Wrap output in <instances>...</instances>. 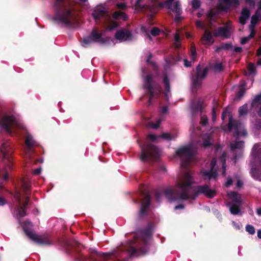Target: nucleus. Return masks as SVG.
<instances>
[{"label": "nucleus", "instance_id": "f257e3e1", "mask_svg": "<svg viewBox=\"0 0 261 261\" xmlns=\"http://www.w3.org/2000/svg\"><path fill=\"white\" fill-rule=\"evenodd\" d=\"M193 182L194 179L190 173L187 172L184 174L183 179L177 182L176 187L168 188L164 190L165 196L170 201H174L179 199L186 200L189 199L195 200L200 194H203L208 198H212L216 195V191L211 189L206 184L196 186L194 193L190 194Z\"/></svg>", "mask_w": 261, "mask_h": 261}, {"label": "nucleus", "instance_id": "f03ea898", "mask_svg": "<svg viewBox=\"0 0 261 261\" xmlns=\"http://www.w3.org/2000/svg\"><path fill=\"white\" fill-rule=\"evenodd\" d=\"M75 0H55L53 5V21L64 27H72L76 21L77 14Z\"/></svg>", "mask_w": 261, "mask_h": 261}, {"label": "nucleus", "instance_id": "7ed1b4c3", "mask_svg": "<svg viewBox=\"0 0 261 261\" xmlns=\"http://www.w3.org/2000/svg\"><path fill=\"white\" fill-rule=\"evenodd\" d=\"M245 115V105L239 109V116L240 119L236 120L233 118L231 113H228V123L226 126H224L223 129L227 132L233 131V137L235 138L236 141L230 144V150L234 152L237 149H240L244 145V141H240L241 137L245 136V128L241 118Z\"/></svg>", "mask_w": 261, "mask_h": 261}, {"label": "nucleus", "instance_id": "20e7f679", "mask_svg": "<svg viewBox=\"0 0 261 261\" xmlns=\"http://www.w3.org/2000/svg\"><path fill=\"white\" fill-rule=\"evenodd\" d=\"M1 151L2 153V159L0 162V176L4 181H6L9 178L8 170L12 169L13 162L11 154L13 150L8 142L2 144Z\"/></svg>", "mask_w": 261, "mask_h": 261}, {"label": "nucleus", "instance_id": "39448f33", "mask_svg": "<svg viewBox=\"0 0 261 261\" xmlns=\"http://www.w3.org/2000/svg\"><path fill=\"white\" fill-rule=\"evenodd\" d=\"M143 87L149 97L147 106L150 107L152 104V100L154 98H158L160 96L162 92V87L158 83L153 80V76L151 74L145 76Z\"/></svg>", "mask_w": 261, "mask_h": 261}, {"label": "nucleus", "instance_id": "423d86ee", "mask_svg": "<svg viewBox=\"0 0 261 261\" xmlns=\"http://www.w3.org/2000/svg\"><path fill=\"white\" fill-rule=\"evenodd\" d=\"M141 153L140 159L142 162H153L160 157V150L158 147L151 143L140 144Z\"/></svg>", "mask_w": 261, "mask_h": 261}, {"label": "nucleus", "instance_id": "0eeeda50", "mask_svg": "<svg viewBox=\"0 0 261 261\" xmlns=\"http://www.w3.org/2000/svg\"><path fill=\"white\" fill-rule=\"evenodd\" d=\"M32 227V224L30 221H25L23 226V229L29 239L40 245H49L51 244V242L47 236L38 235L33 232L31 230V227Z\"/></svg>", "mask_w": 261, "mask_h": 261}, {"label": "nucleus", "instance_id": "6e6552de", "mask_svg": "<svg viewBox=\"0 0 261 261\" xmlns=\"http://www.w3.org/2000/svg\"><path fill=\"white\" fill-rule=\"evenodd\" d=\"M175 152L178 156L184 158V160L181 164V166L183 167H186L188 165L194 155L193 148L190 145L184 146L179 148L176 150Z\"/></svg>", "mask_w": 261, "mask_h": 261}, {"label": "nucleus", "instance_id": "1a4fd4ad", "mask_svg": "<svg viewBox=\"0 0 261 261\" xmlns=\"http://www.w3.org/2000/svg\"><path fill=\"white\" fill-rule=\"evenodd\" d=\"M141 196L143 197L141 200V205L138 213V217L140 219H143L147 215L148 208L150 205V195L148 191L146 190H140Z\"/></svg>", "mask_w": 261, "mask_h": 261}, {"label": "nucleus", "instance_id": "9d476101", "mask_svg": "<svg viewBox=\"0 0 261 261\" xmlns=\"http://www.w3.org/2000/svg\"><path fill=\"white\" fill-rule=\"evenodd\" d=\"M16 125V120L12 115H5L0 119V126L4 129L8 134L12 135V129Z\"/></svg>", "mask_w": 261, "mask_h": 261}, {"label": "nucleus", "instance_id": "9b49d317", "mask_svg": "<svg viewBox=\"0 0 261 261\" xmlns=\"http://www.w3.org/2000/svg\"><path fill=\"white\" fill-rule=\"evenodd\" d=\"M260 10H261V1L258 3V10L256 12L255 14L252 16L251 18V24L249 27V31L250 32V35L246 37L247 39H250L252 38L255 33L254 30V26L258 22L259 20L261 19V14L260 13Z\"/></svg>", "mask_w": 261, "mask_h": 261}, {"label": "nucleus", "instance_id": "f8f14e48", "mask_svg": "<svg viewBox=\"0 0 261 261\" xmlns=\"http://www.w3.org/2000/svg\"><path fill=\"white\" fill-rule=\"evenodd\" d=\"M115 38L120 42L129 41L132 39L133 35L131 31L122 29L116 31Z\"/></svg>", "mask_w": 261, "mask_h": 261}, {"label": "nucleus", "instance_id": "ddd939ff", "mask_svg": "<svg viewBox=\"0 0 261 261\" xmlns=\"http://www.w3.org/2000/svg\"><path fill=\"white\" fill-rule=\"evenodd\" d=\"M92 15L96 21L100 20L104 17H109L108 12L103 7L97 6L95 7Z\"/></svg>", "mask_w": 261, "mask_h": 261}, {"label": "nucleus", "instance_id": "4468645a", "mask_svg": "<svg viewBox=\"0 0 261 261\" xmlns=\"http://www.w3.org/2000/svg\"><path fill=\"white\" fill-rule=\"evenodd\" d=\"M230 27L228 25L223 27H219L217 31L214 33V36L229 38L230 37Z\"/></svg>", "mask_w": 261, "mask_h": 261}, {"label": "nucleus", "instance_id": "2eb2a0df", "mask_svg": "<svg viewBox=\"0 0 261 261\" xmlns=\"http://www.w3.org/2000/svg\"><path fill=\"white\" fill-rule=\"evenodd\" d=\"M88 252L89 253V258L92 261H98L97 257H103V258H106L110 255V254L99 252L96 249L93 248H90Z\"/></svg>", "mask_w": 261, "mask_h": 261}, {"label": "nucleus", "instance_id": "dca6fc26", "mask_svg": "<svg viewBox=\"0 0 261 261\" xmlns=\"http://www.w3.org/2000/svg\"><path fill=\"white\" fill-rule=\"evenodd\" d=\"M102 33H99L97 30L94 28L90 35V36L92 39L94 43H99L100 44H104L106 43V40L102 37Z\"/></svg>", "mask_w": 261, "mask_h": 261}, {"label": "nucleus", "instance_id": "f3484780", "mask_svg": "<svg viewBox=\"0 0 261 261\" xmlns=\"http://www.w3.org/2000/svg\"><path fill=\"white\" fill-rule=\"evenodd\" d=\"M227 196L229 199L231 200L230 202L232 203L242 204L241 197L237 192L230 191L227 193Z\"/></svg>", "mask_w": 261, "mask_h": 261}, {"label": "nucleus", "instance_id": "a211bd4d", "mask_svg": "<svg viewBox=\"0 0 261 261\" xmlns=\"http://www.w3.org/2000/svg\"><path fill=\"white\" fill-rule=\"evenodd\" d=\"M225 204L229 207V211L232 215H237L241 211L240 206L241 204L232 203L230 201L226 202Z\"/></svg>", "mask_w": 261, "mask_h": 261}, {"label": "nucleus", "instance_id": "6ab92c4d", "mask_svg": "<svg viewBox=\"0 0 261 261\" xmlns=\"http://www.w3.org/2000/svg\"><path fill=\"white\" fill-rule=\"evenodd\" d=\"M240 3V0H230L229 4L226 5H224L223 4H219L218 5L219 8L223 11H227L230 7L234 6L237 7Z\"/></svg>", "mask_w": 261, "mask_h": 261}, {"label": "nucleus", "instance_id": "aec40b11", "mask_svg": "<svg viewBox=\"0 0 261 261\" xmlns=\"http://www.w3.org/2000/svg\"><path fill=\"white\" fill-rule=\"evenodd\" d=\"M201 39L206 41L205 44H212L214 42L213 35L210 31L205 30Z\"/></svg>", "mask_w": 261, "mask_h": 261}, {"label": "nucleus", "instance_id": "412c9836", "mask_svg": "<svg viewBox=\"0 0 261 261\" xmlns=\"http://www.w3.org/2000/svg\"><path fill=\"white\" fill-rule=\"evenodd\" d=\"M202 175L204 179L208 178L211 179L212 178L216 179L217 177L218 173L216 170H212L210 169V171H205L202 172Z\"/></svg>", "mask_w": 261, "mask_h": 261}, {"label": "nucleus", "instance_id": "4be33fe9", "mask_svg": "<svg viewBox=\"0 0 261 261\" xmlns=\"http://www.w3.org/2000/svg\"><path fill=\"white\" fill-rule=\"evenodd\" d=\"M208 72V68L205 67L204 69H202L201 67L199 65L196 67V73L195 76H197L199 73V78L201 80H203L206 76Z\"/></svg>", "mask_w": 261, "mask_h": 261}, {"label": "nucleus", "instance_id": "5701e85b", "mask_svg": "<svg viewBox=\"0 0 261 261\" xmlns=\"http://www.w3.org/2000/svg\"><path fill=\"white\" fill-rule=\"evenodd\" d=\"M203 108V102L200 100H198L192 105V110L193 113L197 112L198 111L202 112Z\"/></svg>", "mask_w": 261, "mask_h": 261}, {"label": "nucleus", "instance_id": "b1692460", "mask_svg": "<svg viewBox=\"0 0 261 261\" xmlns=\"http://www.w3.org/2000/svg\"><path fill=\"white\" fill-rule=\"evenodd\" d=\"M245 93V83H242L239 88V90L237 93L236 96L234 98V100L238 101L242 98Z\"/></svg>", "mask_w": 261, "mask_h": 261}, {"label": "nucleus", "instance_id": "393cba45", "mask_svg": "<svg viewBox=\"0 0 261 261\" xmlns=\"http://www.w3.org/2000/svg\"><path fill=\"white\" fill-rule=\"evenodd\" d=\"M112 17L114 19H118L119 18H121L124 21L128 19V16L125 13L119 11H115L113 14Z\"/></svg>", "mask_w": 261, "mask_h": 261}, {"label": "nucleus", "instance_id": "a878e982", "mask_svg": "<svg viewBox=\"0 0 261 261\" xmlns=\"http://www.w3.org/2000/svg\"><path fill=\"white\" fill-rule=\"evenodd\" d=\"M169 9L175 12L177 15H180L182 13L180 3L178 1H176L174 6L173 7L171 6V9Z\"/></svg>", "mask_w": 261, "mask_h": 261}, {"label": "nucleus", "instance_id": "bb28decb", "mask_svg": "<svg viewBox=\"0 0 261 261\" xmlns=\"http://www.w3.org/2000/svg\"><path fill=\"white\" fill-rule=\"evenodd\" d=\"M252 154L254 157L259 156L261 155V143H257L253 146Z\"/></svg>", "mask_w": 261, "mask_h": 261}, {"label": "nucleus", "instance_id": "cd10ccee", "mask_svg": "<svg viewBox=\"0 0 261 261\" xmlns=\"http://www.w3.org/2000/svg\"><path fill=\"white\" fill-rule=\"evenodd\" d=\"M250 173L253 178L261 180V170H258L255 168L252 167Z\"/></svg>", "mask_w": 261, "mask_h": 261}, {"label": "nucleus", "instance_id": "c85d7f7f", "mask_svg": "<svg viewBox=\"0 0 261 261\" xmlns=\"http://www.w3.org/2000/svg\"><path fill=\"white\" fill-rule=\"evenodd\" d=\"M199 73L198 74L197 76H195L193 77L192 79V83H193V86L194 88H199L201 86L202 84V81L203 80H201V79L199 78Z\"/></svg>", "mask_w": 261, "mask_h": 261}, {"label": "nucleus", "instance_id": "c756f323", "mask_svg": "<svg viewBox=\"0 0 261 261\" xmlns=\"http://www.w3.org/2000/svg\"><path fill=\"white\" fill-rule=\"evenodd\" d=\"M108 18L109 19V25L107 28V30L109 31H112L118 28L119 24L117 22L112 20L110 16H109Z\"/></svg>", "mask_w": 261, "mask_h": 261}, {"label": "nucleus", "instance_id": "7c9ffc66", "mask_svg": "<svg viewBox=\"0 0 261 261\" xmlns=\"http://www.w3.org/2000/svg\"><path fill=\"white\" fill-rule=\"evenodd\" d=\"M94 43L91 37L89 36L84 37L81 43L82 45L84 47H87L89 46L91 43Z\"/></svg>", "mask_w": 261, "mask_h": 261}, {"label": "nucleus", "instance_id": "2f4dec72", "mask_svg": "<svg viewBox=\"0 0 261 261\" xmlns=\"http://www.w3.org/2000/svg\"><path fill=\"white\" fill-rule=\"evenodd\" d=\"M232 45L231 43H222L218 46L216 49V51L218 52L221 50H229L232 49Z\"/></svg>", "mask_w": 261, "mask_h": 261}, {"label": "nucleus", "instance_id": "473e14b6", "mask_svg": "<svg viewBox=\"0 0 261 261\" xmlns=\"http://www.w3.org/2000/svg\"><path fill=\"white\" fill-rule=\"evenodd\" d=\"M163 83L164 84L165 89L166 91H170V85L169 78L166 74H163Z\"/></svg>", "mask_w": 261, "mask_h": 261}, {"label": "nucleus", "instance_id": "72a5a7b5", "mask_svg": "<svg viewBox=\"0 0 261 261\" xmlns=\"http://www.w3.org/2000/svg\"><path fill=\"white\" fill-rule=\"evenodd\" d=\"M248 70L249 72V76H251V79H252L255 74V67L254 64L250 63L248 66ZM251 85L252 84V80L251 79L250 80Z\"/></svg>", "mask_w": 261, "mask_h": 261}, {"label": "nucleus", "instance_id": "f704fd0d", "mask_svg": "<svg viewBox=\"0 0 261 261\" xmlns=\"http://www.w3.org/2000/svg\"><path fill=\"white\" fill-rule=\"evenodd\" d=\"M35 142L31 136H28L25 139V144L29 147L31 148L34 145Z\"/></svg>", "mask_w": 261, "mask_h": 261}, {"label": "nucleus", "instance_id": "c9c22d12", "mask_svg": "<svg viewBox=\"0 0 261 261\" xmlns=\"http://www.w3.org/2000/svg\"><path fill=\"white\" fill-rule=\"evenodd\" d=\"M18 214L20 217H24L27 215L26 208L22 206H19L18 210Z\"/></svg>", "mask_w": 261, "mask_h": 261}, {"label": "nucleus", "instance_id": "e433bc0d", "mask_svg": "<svg viewBox=\"0 0 261 261\" xmlns=\"http://www.w3.org/2000/svg\"><path fill=\"white\" fill-rule=\"evenodd\" d=\"M191 5L194 9H197L201 6V2L199 0H192Z\"/></svg>", "mask_w": 261, "mask_h": 261}, {"label": "nucleus", "instance_id": "4c0bfd02", "mask_svg": "<svg viewBox=\"0 0 261 261\" xmlns=\"http://www.w3.org/2000/svg\"><path fill=\"white\" fill-rule=\"evenodd\" d=\"M240 23L243 25L245 24V6L242 7L241 14L240 17Z\"/></svg>", "mask_w": 261, "mask_h": 261}, {"label": "nucleus", "instance_id": "58836bf2", "mask_svg": "<svg viewBox=\"0 0 261 261\" xmlns=\"http://www.w3.org/2000/svg\"><path fill=\"white\" fill-rule=\"evenodd\" d=\"M159 138H162L166 140H171L172 139V136L171 134L169 133H165L162 134L161 135L159 136Z\"/></svg>", "mask_w": 261, "mask_h": 261}, {"label": "nucleus", "instance_id": "ea45409f", "mask_svg": "<svg viewBox=\"0 0 261 261\" xmlns=\"http://www.w3.org/2000/svg\"><path fill=\"white\" fill-rule=\"evenodd\" d=\"M155 4H157V0H152V4L150 6V11L151 12L156 13L158 11V8L155 7Z\"/></svg>", "mask_w": 261, "mask_h": 261}, {"label": "nucleus", "instance_id": "a19ab883", "mask_svg": "<svg viewBox=\"0 0 261 261\" xmlns=\"http://www.w3.org/2000/svg\"><path fill=\"white\" fill-rule=\"evenodd\" d=\"M261 103V93L255 97L253 101V106H258L259 104Z\"/></svg>", "mask_w": 261, "mask_h": 261}, {"label": "nucleus", "instance_id": "79ce46f5", "mask_svg": "<svg viewBox=\"0 0 261 261\" xmlns=\"http://www.w3.org/2000/svg\"><path fill=\"white\" fill-rule=\"evenodd\" d=\"M160 32V30L156 27L153 28L150 31L151 34L153 36H156L159 35Z\"/></svg>", "mask_w": 261, "mask_h": 261}, {"label": "nucleus", "instance_id": "37998d69", "mask_svg": "<svg viewBox=\"0 0 261 261\" xmlns=\"http://www.w3.org/2000/svg\"><path fill=\"white\" fill-rule=\"evenodd\" d=\"M214 70L216 71H221L223 70V66L221 63H216L214 65Z\"/></svg>", "mask_w": 261, "mask_h": 261}, {"label": "nucleus", "instance_id": "c03bdc74", "mask_svg": "<svg viewBox=\"0 0 261 261\" xmlns=\"http://www.w3.org/2000/svg\"><path fill=\"white\" fill-rule=\"evenodd\" d=\"M246 230L251 234H253L255 233V228L250 225H248L246 226Z\"/></svg>", "mask_w": 261, "mask_h": 261}, {"label": "nucleus", "instance_id": "a18cd8bd", "mask_svg": "<svg viewBox=\"0 0 261 261\" xmlns=\"http://www.w3.org/2000/svg\"><path fill=\"white\" fill-rule=\"evenodd\" d=\"M137 249L134 247H130L128 249L127 251L130 253V256H132L135 255L137 252Z\"/></svg>", "mask_w": 261, "mask_h": 261}, {"label": "nucleus", "instance_id": "49530a36", "mask_svg": "<svg viewBox=\"0 0 261 261\" xmlns=\"http://www.w3.org/2000/svg\"><path fill=\"white\" fill-rule=\"evenodd\" d=\"M215 15V13L212 10H210L206 13V17L209 19H212Z\"/></svg>", "mask_w": 261, "mask_h": 261}, {"label": "nucleus", "instance_id": "de8ad7c7", "mask_svg": "<svg viewBox=\"0 0 261 261\" xmlns=\"http://www.w3.org/2000/svg\"><path fill=\"white\" fill-rule=\"evenodd\" d=\"M208 123V119L206 117L202 116L201 117L200 123L202 125L205 126Z\"/></svg>", "mask_w": 261, "mask_h": 261}, {"label": "nucleus", "instance_id": "09e8293b", "mask_svg": "<svg viewBox=\"0 0 261 261\" xmlns=\"http://www.w3.org/2000/svg\"><path fill=\"white\" fill-rule=\"evenodd\" d=\"M147 138L149 139L151 141L154 142L157 139V138L159 137V136L158 137L154 134H149L148 135Z\"/></svg>", "mask_w": 261, "mask_h": 261}, {"label": "nucleus", "instance_id": "8fccbe9b", "mask_svg": "<svg viewBox=\"0 0 261 261\" xmlns=\"http://www.w3.org/2000/svg\"><path fill=\"white\" fill-rule=\"evenodd\" d=\"M164 6H166L165 1L163 2H159L158 0H157V4H155V7L158 8V10L160 8H163Z\"/></svg>", "mask_w": 261, "mask_h": 261}, {"label": "nucleus", "instance_id": "3c124183", "mask_svg": "<svg viewBox=\"0 0 261 261\" xmlns=\"http://www.w3.org/2000/svg\"><path fill=\"white\" fill-rule=\"evenodd\" d=\"M116 7L118 9L124 10L126 8V5L125 3H118L116 4Z\"/></svg>", "mask_w": 261, "mask_h": 261}, {"label": "nucleus", "instance_id": "603ef678", "mask_svg": "<svg viewBox=\"0 0 261 261\" xmlns=\"http://www.w3.org/2000/svg\"><path fill=\"white\" fill-rule=\"evenodd\" d=\"M232 184V179L231 177H228L227 179V181L225 184V186L226 187H229Z\"/></svg>", "mask_w": 261, "mask_h": 261}, {"label": "nucleus", "instance_id": "864d4df0", "mask_svg": "<svg viewBox=\"0 0 261 261\" xmlns=\"http://www.w3.org/2000/svg\"><path fill=\"white\" fill-rule=\"evenodd\" d=\"M232 223L233 227L237 230H240L243 226L242 225H240L239 223H236L234 221H232Z\"/></svg>", "mask_w": 261, "mask_h": 261}, {"label": "nucleus", "instance_id": "5fc2aeb1", "mask_svg": "<svg viewBox=\"0 0 261 261\" xmlns=\"http://www.w3.org/2000/svg\"><path fill=\"white\" fill-rule=\"evenodd\" d=\"M175 0H166L165 1L166 6H167V9H171V6L172 3Z\"/></svg>", "mask_w": 261, "mask_h": 261}, {"label": "nucleus", "instance_id": "6e6d98bb", "mask_svg": "<svg viewBox=\"0 0 261 261\" xmlns=\"http://www.w3.org/2000/svg\"><path fill=\"white\" fill-rule=\"evenodd\" d=\"M216 165V161L215 159H213L210 163V168L211 170H214V168Z\"/></svg>", "mask_w": 261, "mask_h": 261}, {"label": "nucleus", "instance_id": "4d7b16f0", "mask_svg": "<svg viewBox=\"0 0 261 261\" xmlns=\"http://www.w3.org/2000/svg\"><path fill=\"white\" fill-rule=\"evenodd\" d=\"M184 66L186 67H190L192 66L191 62L189 61L187 59L184 60Z\"/></svg>", "mask_w": 261, "mask_h": 261}, {"label": "nucleus", "instance_id": "13d9d810", "mask_svg": "<svg viewBox=\"0 0 261 261\" xmlns=\"http://www.w3.org/2000/svg\"><path fill=\"white\" fill-rule=\"evenodd\" d=\"M142 1L143 0H137L135 4V7L137 9H142L143 8V7L140 5V2Z\"/></svg>", "mask_w": 261, "mask_h": 261}, {"label": "nucleus", "instance_id": "bf43d9fd", "mask_svg": "<svg viewBox=\"0 0 261 261\" xmlns=\"http://www.w3.org/2000/svg\"><path fill=\"white\" fill-rule=\"evenodd\" d=\"M150 65L152 67L153 70L154 71H158L159 68L158 65L156 64V63L154 62L151 61L149 63Z\"/></svg>", "mask_w": 261, "mask_h": 261}, {"label": "nucleus", "instance_id": "052dcab7", "mask_svg": "<svg viewBox=\"0 0 261 261\" xmlns=\"http://www.w3.org/2000/svg\"><path fill=\"white\" fill-rule=\"evenodd\" d=\"M196 25L198 28H200L201 29H203L204 28V25L202 23V21L200 20H197L196 22Z\"/></svg>", "mask_w": 261, "mask_h": 261}, {"label": "nucleus", "instance_id": "680f3d73", "mask_svg": "<svg viewBox=\"0 0 261 261\" xmlns=\"http://www.w3.org/2000/svg\"><path fill=\"white\" fill-rule=\"evenodd\" d=\"M41 172V168L40 167V168H38L36 169H35L33 171V174L35 175H39Z\"/></svg>", "mask_w": 261, "mask_h": 261}, {"label": "nucleus", "instance_id": "e2e57ef3", "mask_svg": "<svg viewBox=\"0 0 261 261\" xmlns=\"http://www.w3.org/2000/svg\"><path fill=\"white\" fill-rule=\"evenodd\" d=\"M29 202V197H27L25 201L23 203L22 207L26 208L27 206L28 205Z\"/></svg>", "mask_w": 261, "mask_h": 261}, {"label": "nucleus", "instance_id": "0e129e2a", "mask_svg": "<svg viewBox=\"0 0 261 261\" xmlns=\"http://www.w3.org/2000/svg\"><path fill=\"white\" fill-rule=\"evenodd\" d=\"M185 208V205L182 204H180L178 205H176L174 207V210H178V209H184Z\"/></svg>", "mask_w": 261, "mask_h": 261}, {"label": "nucleus", "instance_id": "69168bd1", "mask_svg": "<svg viewBox=\"0 0 261 261\" xmlns=\"http://www.w3.org/2000/svg\"><path fill=\"white\" fill-rule=\"evenodd\" d=\"M203 145L204 147H207L211 145V143L209 140H206L204 141V142L203 143Z\"/></svg>", "mask_w": 261, "mask_h": 261}, {"label": "nucleus", "instance_id": "338daca9", "mask_svg": "<svg viewBox=\"0 0 261 261\" xmlns=\"http://www.w3.org/2000/svg\"><path fill=\"white\" fill-rule=\"evenodd\" d=\"M161 112L163 114H166L168 112V107L167 106H164L161 108Z\"/></svg>", "mask_w": 261, "mask_h": 261}, {"label": "nucleus", "instance_id": "774afa93", "mask_svg": "<svg viewBox=\"0 0 261 261\" xmlns=\"http://www.w3.org/2000/svg\"><path fill=\"white\" fill-rule=\"evenodd\" d=\"M6 203V200L4 198L0 197V206H3Z\"/></svg>", "mask_w": 261, "mask_h": 261}]
</instances>
